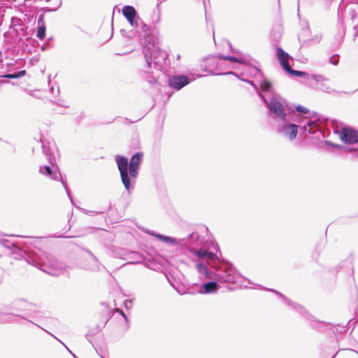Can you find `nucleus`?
I'll return each mask as SVG.
<instances>
[{
  "label": "nucleus",
  "instance_id": "bf43d9fd",
  "mask_svg": "<svg viewBox=\"0 0 358 358\" xmlns=\"http://www.w3.org/2000/svg\"><path fill=\"white\" fill-rule=\"evenodd\" d=\"M334 356L332 358H334Z\"/></svg>",
  "mask_w": 358,
  "mask_h": 358
},
{
  "label": "nucleus",
  "instance_id": "20e7f679",
  "mask_svg": "<svg viewBox=\"0 0 358 358\" xmlns=\"http://www.w3.org/2000/svg\"><path fill=\"white\" fill-rule=\"evenodd\" d=\"M196 268L198 273L205 278L216 280L221 286L229 289H232L231 286L241 278V275L231 264L223 262L220 258L215 264L197 262Z\"/></svg>",
  "mask_w": 358,
  "mask_h": 358
},
{
  "label": "nucleus",
  "instance_id": "c85d7f7f",
  "mask_svg": "<svg viewBox=\"0 0 358 358\" xmlns=\"http://www.w3.org/2000/svg\"><path fill=\"white\" fill-rule=\"evenodd\" d=\"M199 287L200 286H199L197 284H194L192 285H187L185 294H194L195 293H198Z\"/></svg>",
  "mask_w": 358,
  "mask_h": 358
},
{
  "label": "nucleus",
  "instance_id": "473e14b6",
  "mask_svg": "<svg viewBox=\"0 0 358 358\" xmlns=\"http://www.w3.org/2000/svg\"><path fill=\"white\" fill-rule=\"evenodd\" d=\"M160 2H159L157 4V6H156V11H155V14L156 13V15H157V18H156V20H155V22L156 23H158L160 20V15H161V10H160Z\"/></svg>",
  "mask_w": 358,
  "mask_h": 358
},
{
  "label": "nucleus",
  "instance_id": "7c9ffc66",
  "mask_svg": "<svg viewBox=\"0 0 358 358\" xmlns=\"http://www.w3.org/2000/svg\"><path fill=\"white\" fill-rule=\"evenodd\" d=\"M329 62L334 66L337 65L339 62V55L335 54L329 59Z\"/></svg>",
  "mask_w": 358,
  "mask_h": 358
},
{
  "label": "nucleus",
  "instance_id": "3c124183",
  "mask_svg": "<svg viewBox=\"0 0 358 358\" xmlns=\"http://www.w3.org/2000/svg\"><path fill=\"white\" fill-rule=\"evenodd\" d=\"M86 337H87V338L88 339V341H89L90 343H92V341H90V339L89 338V335H86Z\"/></svg>",
  "mask_w": 358,
  "mask_h": 358
},
{
  "label": "nucleus",
  "instance_id": "4468645a",
  "mask_svg": "<svg viewBox=\"0 0 358 358\" xmlns=\"http://www.w3.org/2000/svg\"><path fill=\"white\" fill-rule=\"evenodd\" d=\"M189 83V79L187 76H173L169 79V85L176 90H180Z\"/></svg>",
  "mask_w": 358,
  "mask_h": 358
},
{
  "label": "nucleus",
  "instance_id": "ea45409f",
  "mask_svg": "<svg viewBox=\"0 0 358 358\" xmlns=\"http://www.w3.org/2000/svg\"><path fill=\"white\" fill-rule=\"evenodd\" d=\"M321 36H315V37L312 38L311 39L308 40L309 43H318L321 41Z\"/></svg>",
  "mask_w": 358,
  "mask_h": 358
},
{
  "label": "nucleus",
  "instance_id": "393cba45",
  "mask_svg": "<svg viewBox=\"0 0 358 358\" xmlns=\"http://www.w3.org/2000/svg\"><path fill=\"white\" fill-rule=\"evenodd\" d=\"M219 58L221 60H228L231 62H233V63H238V64H243V59L238 58V57H236L234 56H230V55H227V56H224V55H222L221 54L219 55Z\"/></svg>",
  "mask_w": 358,
  "mask_h": 358
},
{
  "label": "nucleus",
  "instance_id": "6ab92c4d",
  "mask_svg": "<svg viewBox=\"0 0 358 358\" xmlns=\"http://www.w3.org/2000/svg\"><path fill=\"white\" fill-rule=\"evenodd\" d=\"M147 234L156 237L158 240L166 243L169 245H181V238L177 239L176 238H173L171 236H165L163 234H160L154 231H150V230H148L146 231Z\"/></svg>",
  "mask_w": 358,
  "mask_h": 358
},
{
  "label": "nucleus",
  "instance_id": "39448f33",
  "mask_svg": "<svg viewBox=\"0 0 358 358\" xmlns=\"http://www.w3.org/2000/svg\"><path fill=\"white\" fill-rule=\"evenodd\" d=\"M143 157V154L141 152L134 154L129 160L124 156L115 157L121 182L129 194L134 189Z\"/></svg>",
  "mask_w": 358,
  "mask_h": 358
},
{
  "label": "nucleus",
  "instance_id": "c03bdc74",
  "mask_svg": "<svg viewBox=\"0 0 358 358\" xmlns=\"http://www.w3.org/2000/svg\"><path fill=\"white\" fill-rule=\"evenodd\" d=\"M345 150L348 152H352L355 151H357V156H358V148H350V147H345Z\"/></svg>",
  "mask_w": 358,
  "mask_h": 358
},
{
  "label": "nucleus",
  "instance_id": "c9c22d12",
  "mask_svg": "<svg viewBox=\"0 0 358 358\" xmlns=\"http://www.w3.org/2000/svg\"><path fill=\"white\" fill-rule=\"evenodd\" d=\"M109 320V318L108 317H106L104 319V321H103L101 324H99L96 327V331H101L106 325V324L107 323V322Z\"/></svg>",
  "mask_w": 358,
  "mask_h": 358
},
{
  "label": "nucleus",
  "instance_id": "8fccbe9b",
  "mask_svg": "<svg viewBox=\"0 0 358 358\" xmlns=\"http://www.w3.org/2000/svg\"><path fill=\"white\" fill-rule=\"evenodd\" d=\"M22 319L23 320H24V321L28 322L33 323L31 320H27V319H26V318H24V317H22Z\"/></svg>",
  "mask_w": 358,
  "mask_h": 358
},
{
  "label": "nucleus",
  "instance_id": "5701e85b",
  "mask_svg": "<svg viewBox=\"0 0 358 358\" xmlns=\"http://www.w3.org/2000/svg\"><path fill=\"white\" fill-rule=\"evenodd\" d=\"M326 80L316 82L318 85V89L321 91L326 92V93H334L338 92L337 91L333 90L328 84L325 83Z\"/></svg>",
  "mask_w": 358,
  "mask_h": 358
},
{
  "label": "nucleus",
  "instance_id": "49530a36",
  "mask_svg": "<svg viewBox=\"0 0 358 358\" xmlns=\"http://www.w3.org/2000/svg\"><path fill=\"white\" fill-rule=\"evenodd\" d=\"M113 313H120V314H122V313H124V312L121 309H120V308H115V311Z\"/></svg>",
  "mask_w": 358,
  "mask_h": 358
},
{
  "label": "nucleus",
  "instance_id": "a19ab883",
  "mask_svg": "<svg viewBox=\"0 0 358 358\" xmlns=\"http://www.w3.org/2000/svg\"><path fill=\"white\" fill-rule=\"evenodd\" d=\"M241 80L245 82V83H247L250 84L251 86L253 87V88L255 90H257V86L255 84V83L253 81L250 80L246 79V78L241 79Z\"/></svg>",
  "mask_w": 358,
  "mask_h": 358
},
{
  "label": "nucleus",
  "instance_id": "de8ad7c7",
  "mask_svg": "<svg viewBox=\"0 0 358 358\" xmlns=\"http://www.w3.org/2000/svg\"><path fill=\"white\" fill-rule=\"evenodd\" d=\"M48 45H43L41 46V50H46V48H47Z\"/></svg>",
  "mask_w": 358,
  "mask_h": 358
},
{
  "label": "nucleus",
  "instance_id": "ddd939ff",
  "mask_svg": "<svg viewBox=\"0 0 358 358\" xmlns=\"http://www.w3.org/2000/svg\"><path fill=\"white\" fill-rule=\"evenodd\" d=\"M122 15L127 20L131 27H138L140 18L137 11L132 6H124L122 8Z\"/></svg>",
  "mask_w": 358,
  "mask_h": 358
},
{
  "label": "nucleus",
  "instance_id": "f8f14e48",
  "mask_svg": "<svg viewBox=\"0 0 358 358\" xmlns=\"http://www.w3.org/2000/svg\"><path fill=\"white\" fill-rule=\"evenodd\" d=\"M222 60L219 58L218 55L209 56L204 60V64L201 65V69L203 71L207 72L211 75L221 76L224 75V73L216 71L220 65Z\"/></svg>",
  "mask_w": 358,
  "mask_h": 358
},
{
  "label": "nucleus",
  "instance_id": "f03ea898",
  "mask_svg": "<svg viewBox=\"0 0 358 358\" xmlns=\"http://www.w3.org/2000/svg\"><path fill=\"white\" fill-rule=\"evenodd\" d=\"M143 55L145 64L139 69L138 75L153 90L159 92L160 84L158 80L166 66L168 55L150 41L143 47Z\"/></svg>",
  "mask_w": 358,
  "mask_h": 358
},
{
  "label": "nucleus",
  "instance_id": "72a5a7b5",
  "mask_svg": "<svg viewBox=\"0 0 358 358\" xmlns=\"http://www.w3.org/2000/svg\"><path fill=\"white\" fill-rule=\"evenodd\" d=\"M141 29H142V32L144 33V36L148 35L149 27L143 22H141Z\"/></svg>",
  "mask_w": 358,
  "mask_h": 358
},
{
  "label": "nucleus",
  "instance_id": "6e6d98bb",
  "mask_svg": "<svg viewBox=\"0 0 358 358\" xmlns=\"http://www.w3.org/2000/svg\"><path fill=\"white\" fill-rule=\"evenodd\" d=\"M203 4L205 5V0H203Z\"/></svg>",
  "mask_w": 358,
  "mask_h": 358
},
{
  "label": "nucleus",
  "instance_id": "864d4df0",
  "mask_svg": "<svg viewBox=\"0 0 358 358\" xmlns=\"http://www.w3.org/2000/svg\"><path fill=\"white\" fill-rule=\"evenodd\" d=\"M51 90L53 92V90H54L53 87H51Z\"/></svg>",
  "mask_w": 358,
  "mask_h": 358
},
{
  "label": "nucleus",
  "instance_id": "f3484780",
  "mask_svg": "<svg viewBox=\"0 0 358 358\" xmlns=\"http://www.w3.org/2000/svg\"><path fill=\"white\" fill-rule=\"evenodd\" d=\"M270 292H272L275 293L276 295H278L280 298L282 299L285 301V303L289 307L292 308V310L299 312V313H303L306 310L303 306H301L299 303H297L296 302L292 301V300L287 299L285 295H283L280 292L273 289H268Z\"/></svg>",
  "mask_w": 358,
  "mask_h": 358
},
{
  "label": "nucleus",
  "instance_id": "dca6fc26",
  "mask_svg": "<svg viewBox=\"0 0 358 358\" xmlns=\"http://www.w3.org/2000/svg\"><path fill=\"white\" fill-rule=\"evenodd\" d=\"M13 309L16 311L36 312V305L20 299L13 303Z\"/></svg>",
  "mask_w": 358,
  "mask_h": 358
},
{
  "label": "nucleus",
  "instance_id": "4c0bfd02",
  "mask_svg": "<svg viewBox=\"0 0 358 358\" xmlns=\"http://www.w3.org/2000/svg\"><path fill=\"white\" fill-rule=\"evenodd\" d=\"M324 143L326 145L330 146V147L335 148H343L342 145L334 143L331 141H327V140L324 141Z\"/></svg>",
  "mask_w": 358,
  "mask_h": 358
},
{
  "label": "nucleus",
  "instance_id": "2eb2a0df",
  "mask_svg": "<svg viewBox=\"0 0 358 358\" xmlns=\"http://www.w3.org/2000/svg\"><path fill=\"white\" fill-rule=\"evenodd\" d=\"M27 27L24 25L19 28L13 29L15 32L13 39L20 46H22L24 44H26V41H29L30 39V37L28 36L27 32Z\"/></svg>",
  "mask_w": 358,
  "mask_h": 358
},
{
  "label": "nucleus",
  "instance_id": "0eeeda50",
  "mask_svg": "<svg viewBox=\"0 0 358 358\" xmlns=\"http://www.w3.org/2000/svg\"><path fill=\"white\" fill-rule=\"evenodd\" d=\"M276 55L282 69L292 76L301 77L307 80L311 79L315 82L329 80L328 78L322 75L308 74L305 71L292 69L289 63V59L291 58V57L287 52H285L281 47L277 48Z\"/></svg>",
  "mask_w": 358,
  "mask_h": 358
},
{
  "label": "nucleus",
  "instance_id": "e433bc0d",
  "mask_svg": "<svg viewBox=\"0 0 358 358\" xmlns=\"http://www.w3.org/2000/svg\"><path fill=\"white\" fill-rule=\"evenodd\" d=\"M324 143L326 145L330 146V147L335 148H343L342 145L334 143L331 141H327V140L324 141Z\"/></svg>",
  "mask_w": 358,
  "mask_h": 358
},
{
  "label": "nucleus",
  "instance_id": "5fc2aeb1",
  "mask_svg": "<svg viewBox=\"0 0 358 358\" xmlns=\"http://www.w3.org/2000/svg\"><path fill=\"white\" fill-rule=\"evenodd\" d=\"M43 266L38 267L39 268H41V270H43V268H41Z\"/></svg>",
  "mask_w": 358,
  "mask_h": 358
},
{
  "label": "nucleus",
  "instance_id": "6e6552de",
  "mask_svg": "<svg viewBox=\"0 0 358 358\" xmlns=\"http://www.w3.org/2000/svg\"><path fill=\"white\" fill-rule=\"evenodd\" d=\"M282 101V99L280 95L273 93L266 106L269 115L278 119L279 121L283 118H287L289 115H292V113H286L285 107Z\"/></svg>",
  "mask_w": 358,
  "mask_h": 358
},
{
  "label": "nucleus",
  "instance_id": "a878e982",
  "mask_svg": "<svg viewBox=\"0 0 358 358\" xmlns=\"http://www.w3.org/2000/svg\"><path fill=\"white\" fill-rule=\"evenodd\" d=\"M172 286L179 294H180V295L185 294V292L187 289V285H185L181 282H176V284H172Z\"/></svg>",
  "mask_w": 358,
  "mask_h": 358
},
{
  "label": "nucleus",
  "instance_id": "f257e3e1",
  "mask_svg": "<svg viewBox=\"0 0 358 358\" xmlns=\"http://www.w3.org/2000/svg\"><path fill=\"white\" fill-rule=\"evenodd\" d=\"M304 119L306 120V122L303 125L297 124L296 123L301 124L302 118L296 117L292 113L289 117L278 121L276 127L278 134L290 142L296 138L299 129L301 130V136L304 138L308 136L307 133L314 135L315 138L318 140L325 138L329 135V131L323 129V124L317 113L313 112L312 115L310 114Z\"/></svg>",
  "mask_w": 358,
  "mask_h": 358
},
{
  "label": "nucleus",
  "instance_id": "aec40b11",
  "mask_svg": "<svg viewBox=\"0 0 358 358\" xmlns=\"http://www.w3.org/2000/svg\"><path fill=\"white\" fill-rule=\"evenodd\" d=\"M111 252L115 257L124 260L129 259V255H138V253L136 252L129 251L125 248L116 246L111 248Z\"/></svg>",
  "mask_w": 358,
  "mask_h": 358
},
{
  "label": "nucleus",
  "instance_id": "423d86ee",
  "mask_svg": "<svg viewBox=\"0 0 358 358\" xmlns=\"http://www.w3.org/2000/svg\"><path fill=\"white\" fill-rule=\"evenodd\" d=\"M219 250L217 243L212 241H204L198 232H193L185 238H181V245L188 247L189 251L200 260L199 262L216 263L219 261V257L213 252L208 251L210 247Z\"/></svg>",
  "mask_w": 358,
  "mask_h": 358
},
{
  "label": "nucleus",
  "instance_id": "37998d69",
  "mask_svg": "<svg viewBox=\"0 0 358 358\" xmlns=\"http://www.w3.org/2000/svg\"><path fill=\"white\" fill-rule=\"evenodd\" d=\"M42 148H43V152L46 155L47 159H48L49 162L50 164H52V156L46 152L43 145H42Z\"/></svg>",
  "mask_w": 358,
  "mask_h": 358
},
{
  "label": "nucleus",
  "instance_id": "f704fd0d",
  "mask_svg": "<svg viewBox=\"0 0 358 358\" xmlns=\"http://www.w3.org/2000/svg\"><path fill=\"white\" fill-rule=\"evenodd\" d=\"M257 92V95L259 96V98L262 100V101L264 102V103L265 104V106H266L267 104L268 103V101L269 99H267L264 95H263L259 91V89L257 88V90H256Z\"/></svg>",
  "mask_w": 358,
  "mask_h": 358
},
{
  "label": "nucleus",
  "instance_id": "13d9d810",
  "mask_svg": "<svg viewBox=\"0 0 358 358\" xmlns=\"http://www.w3.org/2000/svg\"><path fill=\"white\" fill-rule=\"evenodd\" d=\"M357 90H358V89H357ZM356 91H357V90H356ZM354 92H355V90Z\"/></svg>",
  "mask_w": 358,
  "mask_h": 358
},
{
  "label": "nucleus",
  "instance_id": "cd10ccee",
  "mask_svg": "<svg viewBox=\"0 0 358 358\" xmlns=\"http://www.w3.org/2000/svg\"><path fill=\"white\" fill-rule=\"evenodd\" d=\"M272 84L267 80H264L260 83L261 90L265 92H269L271 90Z\"/></svg>",
  "mask_w": 358,
  "mask_h": 358
},
{
  "label": "nucleus",
  "instance_id": "603ef678",
  "mask_svg": "<svg viewBox=\"0 0 358 358\" xmlns=\"http://www.w3.org/2000/svg\"><path fill=\"white\" fill-rule=\"evenodd\" d=\"M202 76H203L202 75H198V76H197V77H198V78H201V77H202Z\"/></svg>",
  "mask_w": 358,
  "mask_h": 358
},
{
  "label": "nucleus",
  "instance_id": "58836bf2",
  "mask_svg": "<svg viewBox=\"0 0 358 358\" xmlns=\"http://www.w3.org/2000/svg\"><path fill=\"white\" fill-rule=\"evenodd\" d=\"M250 70H251V72L253 73L255 76L257 74H259L261 76H263V73L261 71V70L255 66L250 67Z\"/></svg>",
  "mask_w": 358,
  "mask_h": 358
},
{
  "label": "nucleus",
  "instance_id": "c756f323",
  "mask_svg": "<svg viewBox=\"0 0 358 358\" xmlns=\"http://www.w3.org/2000/svg\"><path fill=\"white\" fill-rule=\"evenodd\" d=\"M10 315H0V323L6 324L16 322V320L11 319L10 317Z\"/></svg>",
  "mask_w": 358,
  "mask_h": 358
},
{
  "label": "nucleus",
  "instance_id": "1a4fd4ad",
  "mask_svg": "<svg viewBox=\"0 0 358 358\" xmlns=\"http://www.w3.org/2000/svg\"><path fill=\"white\" fill-rule=\"evenodd\" d=\"M39 173L48 177L52 180H55L57 181H60L66 192V194L70 199L71 203L75 205L73 196L71 194V191L68 187L66 180L63 178L61 172L58 170L57 168L50 167V166L45 165L41 166L39 169Z\"/></svg>",
  "mask_w": 358,
  "mask_h": 358
},
{
  "label": "nucleus",
  "instance_id": "9d476101",
  "mask_svg": "<svg viewBox=\"0 0 358 358\" xmlns=\"http://www.w3.org/2000/svg\"><path fill=\"white\" fill-rule=\"evenodd\" d=\"M61 6L62 0H56V3L54 6L43 7L41 9L43 10V13L39 14L38 16V29L36 32V36L40 40H43L45 37L46 34V27L44 21V13L56 11Z\"/></svg>",
  "mask_w": 358,
  "mask_h": 358
},
{
  "label": "nucleus",
  "instance_id": "4be33fe9",
  "mask_svg": "<svg viewBox=\"0 0 358 358\" xmlns=\"http://www.w3.org/2000/svg\"><path fill=\"white\" fill-rule=\"evenodd\" d=\"M117 317L116 318V320H117V325L119 327H120L121 329H122L123 330L126 331L129 328V325H128V317H127V315H117Z\"/></svg>",
  "mask_w": 358,
  "mask_h": 358
},
{
  "label": "nucleus",
  "instance_id": "4d7b16f0",
  "mask_svg": "<svg viewBox=\"0 0 358 358\" xmlns=\"http://www.w3.org/2000/svg\"><path fill=\"white\" fill-rule=\"evenodd\" d=\"M101 358H105V357H103V356H101Z\"/></svg>",
  "mask_w": 358,
  "mask_h": 358
},
{
  "label": "nucleus",
  "instance_id": "a211bd4d",
  "mask_svg": "<svg viewBox=\"0 0 358 358\" xmlns=\"http://www.w3.org/2000/svg\"><path fill=\"white\" fill-rule=\"evenodd\" d=\"M220 287H222L216 280H210V281L200 285L198 293L200 294H212L215 292Z\"/></svg>",
  "mask_w": 358,
  "mask_h": 358
},
{
  "label": "nucleus",
  "instance_id": "7ed1b4c3",
  "mask_svg": "<svg viewBox=\"0 0 358 358\" xmlns=\"http://www.w3.org/2000/svg\"><path fill=\"white\" fill-rule=\"evenodd\" d=\"M0 247L5 248L8 255H15V259H24L29 264L36 267L47 265L57 271L65 270L66 264L64 263L48 253H45L42 257L29 252L25 243L22 241H14L10 239L1 238Z\"/></svg>",
  "mask_w": 358,
  "mask_h": 358
},
{
  "label": "nucleus",
  "instance_id": "a18cd8bd",
  "mask_svg": "<svg viewBox=\"0 0 358 358\" xmlns=\"http://www.w3.org/2000/svg\"><path fill=\"white\" fill-rule=\"evenodd\" d=\"M124 306L127 310H129L132 306V301L131 300H126L124 301Z\"/></svg>",
  "mask_w": 358,
  "mask_h": 358
},
{
  "label": "nucleus",
  "instance_id": "9b49d317",
  "mask_svg": "<svg viewBox=\"0 0 358 358\" xmlns=\"http://www.w3.org/2000/svg\"><path fill=\"white\" fill-rule=\"evenodd\" d=\"M338 134L341 140L346 145H354L358 143V130L352 127H343Z\"/></svg>",
  "mask_w": 358,
  "mask_h": 358
},
{
  "label": "nucleus",
  "instance_id": "bb28decb",
  "mask_svg": "<svg viewBox=\"0 0 358 358\" xmlns=\"http://www.w3.org/2000/svg\"><path fill=\"white\" fill-rule=\"evenodd\" d=\"M26 74L25 70H20L13 73H7L4 76L5 78L9 79H16L24 76Z\"/></svg>",
  "mask_w": 358,
  "mask_h": 358
},
{
  "label": "nucleus",
  "instance_id": "2f4dec72",
  "mask_svg": "<svg viewBox=\"0 0 358 358\" xmlns=\"http://www.w3.org/2000/svg\"><path fill=\"white\" fill-rule=\"evenodd\" d=\"M295 109H296V111L299 113L307 114L309 113V110L307 108L303 107L301 105L296 106Z\"/></svg>",
  "mask_w": 358,
  "mask_h": 358
},
{
  "label": "nucleus",
  "instance_id": "412c9836",
  "mask_svg": "<svg viewBox=\"0 0 358 358\" xmlns=\"http://www.w3.org/2000/svg\"><path fill=\"white\" fill-rule=\"evenodd\" d=\"M85 251L91 257L92 264L91 266H81V268L91 271H99L101 268L104 267L96 257L89 250L85 249Z\"/></svg>",
  "mask_w": 358,
  "mask_h": 358
},
{
  "label": "nucleus",
  "instance_id": "09e8293b",
  "mask_svg": "<svg viewBox=\"0 0 358 358\" xmlns=\"http://www.w3.org/2000/svg\"><path fill=\"white\" fill-rule=\"evenodd\" d=\"M92 264V262H90V263H87V264H83L81 266H91Z\"/></svg>",
  "mask_w": 358,
  "mask_h": 358
},
{
  "label": "nucleus",
  "instance_id": "79ce46f5",
  "mask_svg": "<svg viewBox=\"0 0 358 358\" xmlns=\"http://www.w3.org/2000/svg\"><path fill=\"white\" fill-rule=\"evenodd\" d=\"M224 75H233V76H235L237 78H238L241 80V79H243L242 78L240 77L239 74H237L236 73H235L234 71H229V72L224 73Z\"/></svg>",
  "mask_w": 358,
  "mask_h": 358
},
{
  "label": "nucleus",
  "instance_id": "b1692460",
  "mask_svg": "<svg viewBox=\"0 0 358 358\" xmlns=\"http://www.w3.org/2000/svg\"><path fill=\"white\" fill-rule=\"evenodd\" d=\"M24 25H25V24H24V22H22V20L20 18L17 17H12L10 18V29H13L19 28Z\"/></svg>",
  "mask_w": 358,
  "mask_h": 358
}]
</instances>
